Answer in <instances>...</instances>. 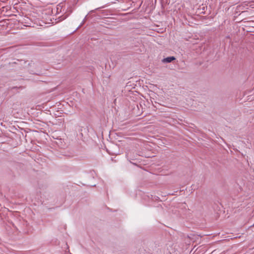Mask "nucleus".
Masks as SVG:
<instances>
[{
  "label": "nucleus",
  "instance_id": "4",
  "mask_svg": "<svg viewBox=\"0 0 254 254\" xmlns=\"http://www.w3.org/2000/svg\"><path fill=\"white\" fill-rule=\"evenodd\" d=\"M84 21H85V20H84L82 23L80 25H79V26L78 27V28L81 26L82 24H83L84 23Z\"/></svg>",
  "mask_w": 254,
  "mask_h": 254
},
{
  "label": "nucleus",
  "instance_id": "5",
  "mask_svg": "<svg viewBox=\"0 0 254 254\" xmlns=\"http://www.w3.org/2000/svg\"><path fill=\"white\" fill-rule=\"evenodd\" d=\"M126 0L127 2H129V3H130V0Z\"/></svg>",
  "mask_w": 254,
  "mask_h": 254
},
{
  "label": "nucleus",
  "instance_id": "6",
  "mask_svg": "<svg viewBox=\"0 0 254 254\" xmlns=\"http://www.w3.org/2000/svg\"><path fill=\"white\" fill-rule=\"evenodd\" d=\"M32 64V62H31V63H29V64H28V65H30V64Z\"/></svg>",
  "mask_w": 254,
  "mask_h": 254
},
{
  "label": "nucleus",
  "instance_id": "3",
  "mask_svg": "<svg viewBox=\"0 0 254 254\" xmlns=\"http://www.w3.org/2000/svg\"><path fill=\"white\" fill-rule=\"evenodd\" d=\"M64 14H65V15H63L64 16L63 19L65 18L68 15V14H66V12H65Z\"/></svg>",
  "mask_w": 254,
  "mask_h": 254
},
{
  "label": "nucleus",
  "instance_id": "1",
  "mask_svg": "<svg viewBox=\"0 0 254 254\" xmlns=\"http://www.w3.org/2000/svg\"><path fill=\"white\" fill-rule=\"evenodd\" d=\"M63 9V11H64L65 5H64L63 3H61L57 5L56 7V12L57 14H59L62 12V10Z\"/></svg>",
  "mask_w": 254,
  "mask_h": 254
},
{
  "label": "nucleus",
  "instance_id": "2",
  "mask_svg": "<svg viewBox=\"0 0 254 254\" xmlns=\"http://www.w3.org/2000/svg\"><path fill=\"white\" fill-rule=\"evenodd\" d=\"M176 60V58L174 56L167 57L163 59L162 62L164 63H169Z\"/></svg>",
  "mask_w": 254,
  "mask_h": 254
}]
</instances>
